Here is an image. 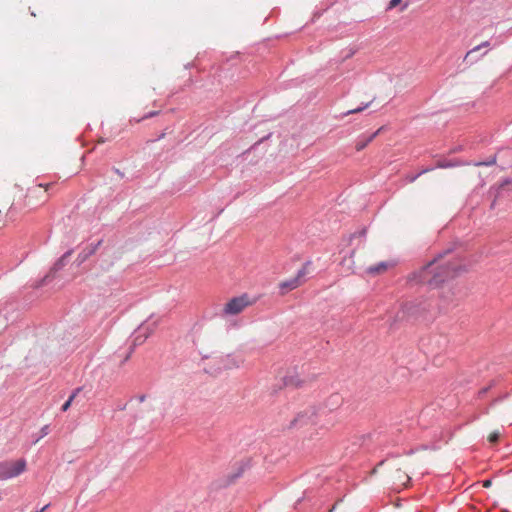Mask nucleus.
Listing matches in <instances>:
<instances>
[{"label": "nucleus", "mask_w": 512, "mask_h": 512, "mask_svg": "<svg viewBox=\"0 0 512 512\" xmlns=\"http://www.w3.org/2000/svg\"><path fill=\"white\" fill-rule=\"evenodd\" d=\"M250 305L249 299L246 295L235 297L229 300L223 308L225 315H237L241 313L246 307Z\"/></svg>", "instance_id": "39448f33"}, {"label": "nucleus", "mask_w": 512, "mask_h": 512, "mask_svg": "<svg viewBox=\"0 0 512 512\" xmlns=\"http://www.w3.org/2000/svg\"><path fill=\"white\" fill-rule=\"evenodd\" d=\"M500 438V433L498 431H493L488 436V441L492 444H495L498 442Z\"/></svg>", "instance_id": "ddd939ff"}, {"label": "nucleus", "mask_w": 512, "mask_h": 512, "mask_svg": "<svg viewBox=\"0 0 512 512\" xmlns=\"http://www.w3.org/2000/svg\"><path fill=\"white\" fill-rule=\"evenodd\" d=\"M379 130L376 131L375 133H373L371 136H369L367 139L365 140H359L356 145H355V148L357 151H361L363 150L375 137L376 135L378 134Z\"/></svg>", "instance_id": "1a4fd4ad"}, {"label": "nucleus", "mask_w": 512, "mask_h": 512, "mask_svg": "<svg viewBox=\"0 0 512 512\" xmlns=\"http://www.w3.org/2000/svg\"><path fill=\"white\" fill-rule=\"evenodd\" d=\"M464 271H466L465 266L459 261H442L439 258L423 267L419 273V278L422 283L437 287Z\"/></svg>", "instance_id": "f257e3e1"}, {"label": "nucleus", "mask_w": 512, "mask_h": 512, "mask_svg": "<svg viewBox=\"0 0 512 512\" xmlns=\"http://www.w3.org/2000/svg\"><path fill=\"white\" fill-rule=\"evenodd\" d=\"M233 366L238 368L239 367V363L234 362Z\"/></svg>", "instance_id": "aec40b11"}, {"label": "nucleus", "mask_w": 512, "mask_h": 512, "mask_svg": "<svg viewBox=\"0 0 512 512\" xmlns=\"http://www.w3.org/2000/svg\"><path fill=\"white\" fill-rule=\"evenodd\" d=\"M391 266L392 265L389 262L383 261V262L378 263L377 265H372V266L368 267L366 269V273L368 275H372V276L380 275V274L385 273Z\"/></svg>", "instance_id": "0eeeda50"}, {"label": "nucleus", "mask_w": 512, "mask_h": 512, "mask_svg": "<svg viewBox=\"0 0 512 512\" xmlns=\"http://www.w3.org/2000/svg\"><path fill=\"white\" fill-rule=\"evenodd\" d=\"M394 483H398L399 485L406 486L410 482L409 475L402 471L400 468L395 471L393 474Z\"/></svg>", "instance_id": "6e6552de"}, {"label": "nucleus", "mask_w": 512, "mask_h": 512, "mask_svg": "<svg viewBox=\"0 0 512 512\" xmlns=\"http://www.w3.org/2000/svg\"><path fill=\"white\" fill-rule=\"evenodd\" d=\"M497 162V157L496 155H493V156H490L486 161H483V162H476L474 163L475 166L479 167V166H492V165H495Z\"/></svg>", "instance_id": "9b49d317"}, {"label": "nucleus", "mask_w": 512, "mask_h": 512, "mask_svg": "<svg viewBox=\"0 0 512 512\" xmlns=\"http://www.w3.org/2000/svg\"><path fill=\"white\" fill-rule=\"evenodd\" d=\"M512 183V180L510 179H505L501 184H500V187L501 188H504L506 185H510Z\"/></svg>", "instance_id": "f3484780"}, {"label": "nucleus", "mask_w": 512, "mask_h": 512, "mask_svg": "<svg viewBox=\"0 0 512 512\" xmlns=\"http://www.w3.org/2000/svg\"><path fill=\"white\" fill-rule=\"evenodd\" d=\"M329 401H331L335 406H339L341 404V398L338 395H332L329 398Z\"/></svg>", "instance_id": "2eb2a0df"}, {"label": "nucleus", "mask_w": 512, "mask_h": 512, "mask_svg": "<svg viewBox=\"0 0 512 512\" xmlns=\"http://www.w3.org/2000/svg\"><path fill=\"white\" fill-rule=\"evenodd\" d=\"M77 392H78V390H77V391H75V392H74V393H73V394L68 398V400H67V401L62 405V408H61V409H62V411H64V412H65V411H67V410L70 408V406H71V404H72V401L74 400V398H75V397H76V395H77Z\"/></svg>", "instance_id": "f8f14e48"}, {"label": "nucleus", "mask_w": 512, "mask_h": 512, "mask_svg": "<svg viewBox=\"0 0 512 512\" xmlns=\"http://www.w3.org/2000/svg\"><path fill=\"white\" fill-rule=\"evenodd\" d=\"M26 470L25 459L4 461L0 463V480L17 477Z\"/></svg>", "instance_id": "7ed1b4c3"}, {"label": "nucleus", "mask_w": 512, "mask_h": 512, "mask_svg": "<svg viewBox=\"0 0 512 512\" xmlns=\"http://www.w3.org/2000/svg\"><path fill=\"white\" fill-rule=\"evenodd\" d=\"M489 45H490V44H489V42H488V41H485V42L481 43L480 45H478V46L474 47L473 49L469 50V51L466 53L465 57H464V61H469V60H471V58H472V56H473V54H474L475 52L479 51L481 48L489 47Z\"/></svg>", "instance_id": "9d476101"}, {"label": "nucleus", "mask_w": 512, "mask_h": 512, "mask_svg": "<svg viewBox=\"0 0 512 512\" xmlns=\"http://www.w3.org/2000/svg\"><path fill=\"white\" fill-rule=\"evenodd\" d=\"M407 7H408V3H404V4L401 6L400 11H404Z\"/></svg>", "instance_id": "6ab92c4d"}, {"label": "nucleus", "mask_w": 512, "mask_h": 512, "mask_svg": "<svg viewBox=\"0 0 512 512\" xmlns=\"http://www.w3.org/2000/svg\"><path fill=\"white\" fill-rule=\"evenodd\" d=\"M368 107V104H366L365 106H361V107H358V108H355V109H352V110H349L347 111L346 113H344L345 116L347 115H350V114H354V113H359V112H362L364 109H366Z\"/></svg>", "instance_id": "4468645a"}, {"label": "nucleus", "mask_w": 512, "mask_h": 512, "mask_svg": "<svg viewBox=\"0 0 512 512\" xmlns=\"http://www.w3.org/2000/svg\"><path fill=\"white\" fill-rule=\"evenodd\" d=\"M482 485L483 487L488 488L492 485V481L490 479L484 480Z\"/></svg>", "instance_id": "a211bd4d"}, {"label": "nucleus", "mask_w": 512, "mask_h": 512, "mask_svg": "<svg viewBox=\"0 0 512 512\" xmlns=\"http://www.w3.org/2000/svg\"><path fill=\"white\" fill-rule=\"evenodd\" d=\"M304 275H305V270L302 269L298 272V274L295 278L285 281V282H282L280 284V287L282 289H286L288 291L294 290L297 287H299L300 285H302V283H303L302 278L304 277Z\"/></svg>", "instance_id": "423d86ee"}, {"label": "nucleus", "mask_w": 512, "mask_h": 512, "mask_svg": "<svg viewBox=\"0 0 512 512\" xmlns=\"http://www.w3.org/2000/svg\"><path fill=\"white\" fill-rule=\"evenodd\" d=\"M401 1L402 0H390V2L388 4V9L391 10V9L396 8L401 3Z\"/></svg>", "instance_id": "dca6fc26"}, {"label": "nucleus", "mask_w": 512, "mask_h": 512, "mask_svg": "<svg viewBox=\"0 0 512 512\" xmlns=\"http://www.w3.org/2000/svg\"><path fill=\"white\" fill-rule=\"evenodd\" d=\"M317 423V412L315 408L309 407L298 413L290 423L292 428H307Z\"/></svg>", "instance_id": "20e7f679"}, {"label": "nucleus", "mask_w": 512, "mask_h": 512, "mask_svg": "<svg viewBox=\"0 0 512 512\" xmlns=\"http://www.w3.org/2000/svg\"><path fill=\"white\" fill-rule=\"evenodd\" d=\"M49 185L37 184L27 189L23 200L14 201L10 206L11 212H21L24 209L34 210L48 200Z\"/></svg>", "instance_id": "f03ea898"}]
</instances>
